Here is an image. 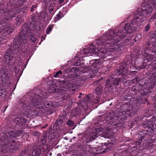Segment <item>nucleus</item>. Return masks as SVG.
Returning <instances> with one entry per match:
<instances>
[{"instance_id":"f257e3e1","label":"nucleus","mask_w":156,"mask_h":156,"mask_svg":"<svg viewBox=\"0 0 156 156\" xmlns=\"http://www.w3.org/2000/svg\"><path fill=\"white\" fill-rule=\"evenodd\" d=\"M133 27L130 25L129 23H126L125 25L123 27L122 32L121 31H118L116 32L114 30L111 29L109 31V36H107V35L105 34V39H112L113 37V34L114 35V39L115 41V42H117L119 41H120L122 38H124L125 36V33L129 34L131 33L133 29H132Z\"/></svg>"},{"instance_id":"f03ea898","label":"nucleus","mask_w":156,"mask_h":156,"mask_svg":"<svg viewBox=\"0 0 156 156\" xmlns=\"http://www.w3.org/2000/svg\"><path fill=\"white\" fill-rule=\"evenodd\" d=\"M4 8L3 5H2L1 8H0V12L1 13H7L9 12V13L8 15L9 16H7L4 18L2 20V22H0V33H1L3 30L6 31L8 34H10L14 30V27H12L8 26L6 27H5L4 23H5V21L8 20L9 19L11 20L12 18L15 16V15L17 14L18 12L16 11H10L9 12L7 10V9Z\"/></svg>"},{"instance_id":"7ed1b4c3","label":"nucleus","mask_w":156,"mask_h":156,"mask_svg":"<svg viewBox=\"0 0 156 156\" xmlns=\"http://www.w3.org/2000/svg\"><path fill=\"white\" fill-rule=\"evenodd\" d=\"M29 30L28 27L26 25H24L20 32L19 37L15 38V42L13 46V49L15 51H18L20 47L24 44L27 42V35L28 31Z\"/></svg>"},{"instance_id":"20e7f679","label":"nucleus","mask_w":156,"mask_h":156,"mask_svg":"<svg viewBox=\"0 0 156 156\" xmlns=\"http://www.w3.org/2000/svg\"><path fill=\"white\" fill-rule=\"evenodd\" d=\"M41 98L37 94H35L31 101V104L33 106H35L39 109L43 108L44 106H52L56 107L58 105L57 102H52L51 101H46L42 105V102L41 101Z\"/></svg>"},{"instance_id":"39448f33","label":"nucleus","mask_w":156,"mask_h":156,"mask_svg":"<svg viewBox=\"0 0 156 156\" xmlns=\"http://www.w3.org/2000/svg\"><path fill=\"white\" fill-rule=\"evenodd\" d=\"M142 6L145 8L139 9L141 12L140 15L143 16L151 13L153 8L156 9V0H144L142 4Z\"/></svg>"},{"instance_id":"423d86ee","label":"nucleus","mask_w":156,"mask_h":156,"mask_svg":"<svg viewBox=\"0 0 156 156\" xmlns=\"http://www.w3.org/2000/svg\"><path fill=\"white\" fill-rule=\"evenodd\" d=\"M150 80L152 81L149 82L146 85L140 84L139 86H138L139 87H144L143 89H141L140 91V94L143 95H147V93L150 92V90L155 85V83L156 82V72L153 73Z\"/></svg>"},{"instance_id":"0eeeda50","label":"nucleus","mask_w":156,"mask_h":156,"mask_svg":"<svg viewBox=\"0 0 156 156\" xmlns=\"http://www.w3.org/2000/svg\"><path fill=\"white\" fill-rule=\"evenodd\" d=\"M113 37L112 38V40H110L111 41L106 44V48L108 49V50L109 51V52H113L115 51H119L121 50L120 49L121 45L119 44H115L119 42L120 41L117 42H115L114 40V35L113 34Z\"/></svg>"},{"instance_id":"6e6552de","label":"nucleus","mask_w":156,"mask_h":156,"mask_svg":"<svg viewBox=\"0 0 156 156\" xmlns=\"http://www.w3.org/2000/svg\"><path fill=\"white\" fill-rule=\"evenodd\" d=\"M71 80L68 79L65 81H58L57 86L61 88L65 89H71L74 86H77V84L76 83L71 84Z\"/></svg>"},{"instance_id":"1a4fd4ad","label":"nucleus","mask_w":156,"mask_h":156,"mask_svg":"<svg viewBox=\"0 0 156 156\" xmlns=\"http://www.w3.org/2000/svg\"><path fill=\"white\" fill-rule=\"evenodd\" d=\"M93 45V44H91L87 48L83 49L81 51V54L85 55V56H88L91 55L92 53L94 54H97L96 51H98V50L95 48L94 45Z\"/></svg>"},{"instance_id":"9d476101","label":"nucleus","mask_w":156,"mask_h":156,"mask_svg":"<svg viewBox=\"0 0 156 156\" xmlns=\"http://www.w3.org/2000/svg\"><path fill=\"white\" fill-rule=\"evenodd\" d=\"M92 62V65L91 67L88 68L85 67L84 69L86 70V69H87V71L89 73H91L95 74L97 73L98 71V67L99 66L100 63L98 59H94V60H92L90 61V62Z\"/></svg>"},{"instance_id":"9b49d317","label":"nucleus","mask_w":156,"mask_h":156,"mask_svg":"<svg viewBox=\"0 0 156 156\" xmlns=\"http://www.w3.org/2000/svg\"><path fill=\"white\" fill-rule=\"evenodd\" d=\"M12 52L10 50L8 49L6 51L4 55V59L6 63L9 65L13 66L14 65L15 59L12 55Z\"/></svg>"},{"instance_id":"f8f14e48","label":"nucleus","mask_w":156,"mask_h":156,"mask_svg":"<svg viewBox=\"0 0 156 156\" xmlns=\"http://www.w3.org/2000/svg\"><path fill=\"white\" fill-rule=\"evenodd\" d=\"M106 44L105 46V47L102 48H99L96 49L98 50V51H96L97 54H94L95 55H98V56L101 58H106L108 55V52H109L108 50V49L106 48Z\"/></svg>"},{"instance_id":"ddd939ff","label":"nucleus","mask_w":156,"mask_h":156,"mask_svg":"<svg viewBox=\"0 0 156 156\" xmlns=\"http://www.w3.org/2000/svg\"><path fill=\"white\" fill-rule=\"evenodd\" d=\"M110 30H108L107 32H105L103 34V36L102 37H101L99 38L96 41L95 43L97 45H103L104 44V42H105V41H110V40H112V39H105V34H106L107 35V36H108V37H110L109 36V31Z\"/></svg>"},{"instance_id":"4468645a","label":"nucleus","mask_w":156,"mask_h":156,"mask_svg":"<svg viewBox=\"0 0 156 156\" xmlns=\"http://www.w3.org/2000/svg\"><path fill=\"white\" fill-rule=\"evenodd\" d=\"M2 148L6 152L13 150L14 146L12 143H10L9 140H6L3 143Z\"/></svg>"},{"instance_id":"2eb2a0df","label":"nucleus","mask_w":156,"mask_h":156,"mask_svg":"<svg viewBox=\"0 0 156 156\" xmlns=\"http://www.w3.org/2000/svg\"><path fill=\"white\" fill-rule=\"evenodd\" d=\"M126 80V79L125 77L124 78L122 77V78H116L115 79H114L113 81V83H110V81L109 80H107V81H106V83L107 85H108L109 84H110V85L109 86L110 87H111L112 85H118L119 84V82H125V80Z\"/></svg>"},{"instance_id":"dca6fc26","label":"nucleus","mask_w":156,"mask_h":156,"mask_svg":"<svg viewBox=\"0 0 156 156\" xmlns=\"http://www.w3.org/2000/svg\"><path fill=\"white\" fill-rule=\"evenodd\" d=\"M150 47V50L152 52L155 53L156 55V50L155 49L156 47V42L150 44L148 47Z\"/></svg>"},{"instance_id":"f3484780","label":"nucleus","mask_w":156,"mask_h":156,"mask_svg":"<svg viewBox=\"0 0 156 156\" xmlns=\"http://www.w3.org/2000/svg\"><path fill=\"white\" fill-rule=\"evenodd\" d=\"M144 56L145 57L146 59L148 62L151 61L154 58V56L152 55L147 54L146 53V51L145 52V55Z\"/></svg>"},{"instance_id":"a211bd4d","label":"nucleus","mask_w":156,"mask_h":156,"mask_svg":"<svg viewBox=\"0 0 156 156\" xmlns=\"http://www.w3.org/2000/svg\"><path fill=\"white\" fill-rule=\"evenodd\" d=\"M41 153V150L39 148L34 149L32 151V154L34 156H39Z\"/></svg>"},{"instance_id":"6ab92c4d","label":"nucleus","mask_w":156,"mask_h":156,"mask_svg":"<svg viewBox=\"0 0 156 156\" xmlns=\"http://www.w3.org/2000/svg\"><path fill=\"white\" fill-rule=\"evenodd\" d=\"M126 66V64L125 62L121 63L120 65V72L122 73L124 70L125 69Z\"/></svg>"},{"instance_id":"aec40b11","label":"nucleus","mask_w":156,"mask_h":156,"mask_svg":"<svg viewBox=\"0 0 156 156\" xmlns=\"http://www.w3.org/2000/svg\"><path fill=\"white\" fill-rule=\"evenodd\" d=\"M89 136L90 137V139L94 140L98 136V133H96L95 131H94V132H92L90 133L89 134Z\"/></svg>"},{"instance_id":"412c9836","label":"nucleus","mask_w":156,"mask_h":156,"mask_svg":"<svg viewBox=\"0 0 156 156\" xmlns=\"http://www.w3.org/2000/svg\"><path fill=\"white\" fill-rule=\"evenodd\" d=\"M148 144H147V146L150 149L153 148L154 147L153 144L154 141L152 140V139H150L148 140Z\"/></svg>"},{"instance_id":"4be33fe9","label":"nucleus","mask_w":156,"mask_h":156,"mask_svg":"<svg viewBox=\"0 0 156 156\" xmlns=\"http://www.w3.org/2000/svg\"><path fill=\"white\" fill-rule=\"evenodd\" d=\"M102 88L99 87L97 88L95 90V93L98 95H99L101 92Z\"/></svg>"},{"instance_id":"5701e85b","label":"nucleus","mask_w":156,"mask_h":156,"mask_svg":"<svg viewBox=\"0 0 156 156\" xmlns=\"http://www.w3.org/2000/svg\"><path fill=\"white\" fill-rule=\"evenodd\" d=\"M142 133V132H140V131H139L138 133H137L138 137L139 138V139L138 140V141L139 142L142 140L144 138V135L142 136V134L141 133Z\"/></svg>"},{"instance_id":"b1692460","label":"nucleus","mask_w":156,"mask_h":156,"mask_svg":"<svg viewBox=\"0 0 156 156\" xmlns=\"http://www.w3.org/2000/svg\"><path fill=\"white\" fill-rule=\"evenodd\" d=\"M63 122L62 120L61 119H59L57 120V122L56 123V125L57 126V129L59 128V127L61 126Z\"/></svg>"},{"instance_id":"393cba45","label":"nucleus","mask_w":156,"mask_h":156,"mask_svg":"<svg viewBox=\"0 0 156 156\" xmlns=\"http://www.w3.org/2000/svg\"><path fill=\"white\" fill-rule=\"evenodd\" d=\"M52 26L51 25L47 27L46 30V32L47 34H48L50 33L52 30Z\"/></svg>"},{"instance_id":"a878e982","label":"nucleus","mask_w":156,"mask_h":156,"mask_svg":"<svg viewBox=\"0 0 156 156\" xmlns=\"http://www.w3.org/2000/svg\"><path fill=\"white\" fill-rule=\"evenodd\" d=\"M84 101L86 104L89 103L90 101V99L88 96H87L84 98Z\"/></svg>"},{"instance_id":"bb28decb","label":"nucleus","mask_w":156,"mask_h":156,"mask_svg":"<svg viewBox=\"0 0 156 156\" xmlns=\"http://www.w3.org/2000/svg\"><path fill=\"white\" fill-rule=\"evenodd\" d=\"M16 25H19L20 24V23L23 22V20L20 18H16Z\"/></svg>"},{"instance_id":"cd10ccee","label":"nucleus","mask_w":156,"mask_h":156,"mask_svg":"<svg viewBox=\"0 0 156 156\" xmlns=\"http://www.w3.org/2000/svg\"><path fill=\"white\" fill-rule=\"evenodd\" d=\"M21 67L19 66H17L15 67V72L16 74H18Z\"/></svg>"},{"instance_id":"c85d7f7f","label":"nucleus","mask_w":156,"mask_h":156,"mask_svg":"<svg viewBox=\"0 0 156 156\" xmlns=\"http://www.w3.org/2000/svg\"><path fill=\"white\" fill-rule=\"evenodd\" d=\"M25 0H18L16 1V4L18 6L21 5Z\"/></svg>"},{"instance_id":"c756f323","label":"nucleus","mask_w":156,"mask_h":156,"mask_svg":"<svg viewBox=\"0 0 156 156\" xmlns=\"http://www.w3.org/2000/svg\"><path fill=\"white\" fill-rule=\"evenodd\" d=\"M131 24L132 25L134 26L133 27V28L136 27V18H134L132 21Z\"/></svg>"},{"instance_id":"7c9ffc66","label":"nucleus","mask_w":156,"mask_h":156,"mask_svg":"<svg viewBox=\"0 0 156 156\" xmlns=\"http://www.w3.org/2000/svg\"><path fill=\"white\" fill-rule=\"evenodd\" d=\"M67 124L70 126H73L74 125L73 122L71 120H69L67 123Z\"/></svg>"},{"instance_id":"2f4dec72","label":"nucleus","mask_w":156,"mask_h":156,"mask_svg":"<svg viewBox=\"0 0 156 156\" xmlns=\"http://www.w3.org/2000/svg\"><path fill=\"white\" fill-rule=\"evenodd\" d=\"M103 130V129L102 128H98L95 129V131L96 133H98V135L99 134V133Z\"/></svg>"},{"instance_id":"473e14b6","label":"nucleus","mask_w":156,"mask_h":156,"mask_svg":"<svg viewBox=\"0 0 156 156\" xmlns=\"http://www.w3.org/2000/svg\"><path fill=\"white\" fill-rule=\"evenodd\" d=\"M41 17L45 18L47 16V14L45 12H42L41 14Z\"/></svg>"},{"instance_id":"72a5a7b5","label":"nucleus","mask_w":156,"mask_h":156,"mask_svg":"<svg viewBox=\"0 0 156 156\" xmlns=\"http://www.w3.org/2000/svg\"><path fill=\"white\" fill-rule=\"evenodd\" d=\"M62 73V72L61 71H59L56 73V74L54 75V76L56 78L58 77V76Z\"/></svg>"},{"instance_id":"f704fd0d","label":"nucleus","mask_w":156,"mask_h":156,"mask_svg":"<svg viewBox=\"0 0 156 156\" xmlns=\"http://www.w3.org/2000/svg\"><path fill=\"white\" fill-rule=\"evenodd\" d=\"M37 7V5H33L32 7L31 8L30 11L31 12H33L34 11V9H36Z\"/></svg>"},{"instance_id":"c9c22d12","label":"nucleus","mask_w":156,"mask_h":156,"mask_svg":"<svg viewBox=\"0 0 156 156\" xmlns=\"http://www.w3.org/2000/svg\"><path fill=\"white\" fill-rule=\"evenodd\" d=\"M110 149V148H107L106 149L105 148V150L101 152V153H104V152H107V151H109Z\"/></svg>"},{"instance_id":"e433bc0d","label":"nucleus","mask_w":156,"mask_h":156,"mask_svg":"<svg viewBox=\"0 0 156 156\" xmlns=\"http://www.w3.org/2000/svg\"><path fill=\"white\" fill-rule=\"evenodd\" d=\"M71 82H71L70 83L71 84H73V83H76V84H77V86H74V87H72L70 89H71L72 88H74L75 87H77V86H78V84L77 83H75V81H72L71 80Z\"/></svg>"},{"instance_id":"4c0bfd02","label":"nucleus","mask_w":156,"mask_h":156,"mask_svg":"<svg viewBox=\"0 0 156 156\" xmlns=\"http://www.w3.org/2000/svg\"><path fill=\"white\" fill-rule=\"evenodd\" d=\"M102 135L103 136H102L103 137H105V138H107V137H108V136L107 135V133H106V134L105 135V133H104V132H102Z\"/></svg>"},{"instance_id":"58836bf2","label":"nucleus","mask_w":156,"mask_h":156,"mask_svg":"<svg viewBox=\"0 0 156 156\" xmlns=\"http://www.w3.org/2000/svg\"><path fill=\"white\" fill-rule=\"evenodd\" d=\"M150 28V26L149 24H148L147 26L145 27V30L146 31H148Z\"/></svg>"},{"instance_id":"ea45409f","label":"nucleus","mask_w":156,"mask_h":156,"mask_svg":"<svg viewBox=\"0 0 156 156\" xmlns=\"http://www.w3.org/2000/svg\"><path fill=\"white\" fill-rule=\"evenodd\" d=\"M132 82L133 83H136V78H134L132 80Z\"/></svg>"},{"instance_id":"a19ab883","label":"nucleus","mask_w":156,"mask_h":156,"mask_svg":"<svg viewBox=\"0 0 156 156\" xmlns=\"http://www.w3.org/2000/svg\"><path fill=\"white\" fill-rule=\"evenodd\" d=\"M156 19V13L154 14L153 16H152L151 19Z\"/></svg>"},{"instance_id":"79ce46f5","label":"nucleus","mask_w":156,"mask_h":156,"mask_svg":"<svg viewBox=\"0 0 156 156\" xmlns=\"http://www.w3.org/2000/svg\"><path fill=\"white\" fill-rule=\"evenodd\" d=\"M7 107H8V106L7 105L5 106V108H3L2 109V111H3V112H4L5 111V110H6V109L7 108Z\"/></svg>"},{"instance_id":"37998d69","label":"nucleus","mask_w":156,"mask_h":156,"mask_svg":"<svg viewBox=\"0 0 156 156\" xmlns=\"http://www.w3.org/2000/svg\"><path fill=\"white\" fill-rule=\"evenodd\" d=\"M13 133H13V135H12V136L14 137H16L17 136V135H16V133H14V132H11L10 133L11 134H12Z\"/></svg>"},{"instance_id":"c03bdc74","label":"nucleus","mask_w":156,"mask_h":156,"mask_svg":"<svg viewBox=\"0 0 156 156\" xmlns=\"http://www.w3.org/2000/svg\"><path fill=\"white\" fill-rule=\"evenodd\" d=\"M49 11L51 13V12L53 11V8H51L49 9Z\"/></svg>"},{"instance_id":"a18cd8bd","label":"nucleus","mask_w":156,"mask_h":156,"mask_svg":"<svg viewBox=\"0 0 156 156\" xmlns=\"http://www.w3.org/2000/svg\"><path fill=\"white\" fill-rule=\"evenodd\" d=\"M56 17L57 18V19L60 18V14H58L56 16Z\"/></svg>"},{"instance_id":"49530a36","label":"nucleus","mask_w":156,"mask_h":156,"mask_svg":"<svg viewBox=\"0 0 156 156\" xmlns=\"http://www.w3.org/2000/svg\"><path fill=\"white\" fill-rule=\"evenodd\" d=\"M64 0H59V2L60 4H62Z\"/></svg>"},{"instance_id":"de8ad7c7","label":"nucleus","mask_w":156,"mask_h":156,"mask_svg":"<svg viewBox=\"0 0 156 156\" xmlns=\"http://www.w3.org/2000/svg\"><path fill=\"white\" fill-rule=\"evenodd\" d=\"M48 126V124H45V126H43L42 128H45L47 126Z\"/></svg>"},{"instance_id":"09e8293b","label":"nucleus","mask_w":156,"mask_h":156,"mask_svg":"<svg viewBox=\"0 0 156 156\" xmlns=\"http://www.w3.org/2000/svg\"><path fill=\"white\" fill-rule=\"evenodd\" d=\"M39 134L38 133H37L36 132H34L33 133V135H37Z\"/></svg>"},{"instance_id":"8fccbe9b","label":"nucleus","mask_w":156,"mask_h":156,"mask_svg":"<svg viewBox=\"0 0 156 156\" xmlns=\"http://www.w3.org/2000/svg\"><path fill=\"white\" fill-rule=\"evenodd\" d=\"M141 34H140V35L139 34H138L137 35V36H140V38H141Z\"/></svg>"},{"instance_id":"3c124183","label":"nucleus","mask_w":156,"mask_h":156,"mask_svg":"<svg viewBox=\"0 0 156 156\" xmlns=\"http://www.w3.org/2000/svg\"><path fill=\"white\" fill-rule=\"evenodd\" d=\"M3 40V39L0 37V42H1Z\"/></svg>"},{"instance_id":"603ef678","label":"nucleus","mask_w":156,"mask_h":156,"mask_svg":"<svg viewBox=\"0 0 156 156\" xmlns=\"http://www.w3.org/2000/svg\"><path fill=\"white\" fill-rule=\"evenodd\" d=\"M81 93H80V95H79V96L78 97L79 98H80L81 97Z\"/></svg>"},{"instance_id":"864d4df0","label":"nucleus","mask_w":156,"mask_h":156,"mask_svg":"<svg viewBox=\"0 0 156 156\" xmlns=\"http://www.w3.org/2000/svg\"><path fill=\"white\" fill-rule=\"evenodd\" d=\"M94 76H93V75H92V76H91V78H94Z\"/></svg>"},{"instance_id":"5fc2aeb1","label":"nucleus","mask_w":156,"mask_h":156,"mask_svg":"<svg viewBox=\"0 0 156 156\" xmlns=\"http://www.w3.org/2000/svg\"><path fill=\"white\" fill-rule=\"evenodd\" d=\"M135 89V87H133L132 88V89L133 90H134Z\"/></svg>"},{"instance_id":"6e6d98bb","label":"nucleus","mask_w":156,"mask_h":156,"mask_svg":"<svg viewBox=\"0 0 156 156\" xmlns=\"http://www.w3.org/2000/svg\"><path fill=\"white\" fill-rule=\"evenodd\" d=\"M142 81V80H140V81H139V82L140 83H141V81Z\"/></svg>"},{"instance_id":"4d7b16f0","label":"nucleus","mask_w":156,"mask_h":156,"mask_svg":"<svg viewBox=\"0 0 156 156\" xmlns=\"http://www.w3.org/2000/svg\"><path fill=\"white\" fill-rule=\"evenodd\" d=\"M86 71H87V70H85V71H84L83 72L84 73V72H85Z\"/></svg>"},{"instance_id":"13d9d810","label":"nucleus","mask_w":156,"mask_h":156,"mask_svg":"<svg viewBox=\"0 0 156 156\" xmlns=\"http://www.w3.org/2000/svg\"><path fill=\"white\" fill-rule=\"evenodd\" d=\"M76 80V78H75L73 79V80Z\"/></svg>"},{"instance_id":"bf43d9fd","label":"nucleus","mask_w":156,"mask_h":156,"mask_svg":"<svg viewBox=\"0 0 156 156\" xmlns=\"http://www.w3.org/2000/svg\"><path fill=\"white\" fill-rule=\"evenodd\" d=\"M100 80H98V82H99Z\"/></svg>"},{"instance_id":"052dcab7","label":"nucleus","mask_w":156,"mask_h":156,"mask_svg":"<svg viewBox=\"0 0 156 156\" xmlns=\"http://www.w3.org/2000/svg\"><path fill=\"white\" fill-rule=\"evenodd\" d=\"M26 106H27V105H26Z\"/></svg>"},{"instance_id":"680f3d73","label":"nucleus","mask_w":156,"mask_h":156,"mask_svg":"<svg viewBox=\"0 0 156 156\" xmlns=\"http://www.w3.org/2000/svg\"><path fill=\"white\" fill-rule=\"evenodd\" d=\"M119 71V70H117V71L118 72Z\"/></svg>"},{"instance_id":"e2e57ef3","label":"nucleus","mask_w":156,"mask_h":156,"mask_svg":"<svg viewBox=\"0 0 156 156\" xmlns=\"http://www.w3.org/2000/svg\"><path fill=\"white\" fill-rule=\"evenodd\" d=\"M73 76V75H72V76H71V77H72V76Z\"/></svg>"},{"instance_id":"0e129e2a","label":"nucleus","mask_w":156,"mask_h":156,"mask_svg":"<svg viewBox=\"0 0 156 156\" xmlns=\"http://www.w3.org/2000/svg\"><path fill=\"white\" fill-rule=\"evenodd\" d=\"M30 105H30H28V106H29Z\"/></svg>"},{"instance_id":"69168bd1","label":"nucleus","mask_w":156,"mask_h":156,"mask_svg":"<svg viewBox=\"0 0 156 156\" xmlns=\"http://www.w3.org/2000/svg\"><path fill=\"white\" fill-rule=\"evenodd\" d=\"M137 81H138V79H137Z\"/></svg>"},{"instance_id":"338daca9","label":"nucleus","mask_w":156,"mask_h":156,"mask_svg":"<svg viewBox=\"0 0 156 156\" xmlns=\"http://www.w3.org/2000/svg\"><path fill=\"white\" fill-rule=\"evenodd\" d=\"M54 1H55V0H54Z\"/></svg>"}]
</instances>
